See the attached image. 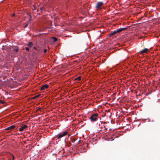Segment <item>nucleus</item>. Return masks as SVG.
Here are the masks:
<instances>
[{
	"mask_svg": "<svg viewBox=\"0 0 160 160\" xmlns=\"http://www.w3.org/2000/svg\"><path fill=\"white\" fill-rule=\"evenodd\" d=\"M12 157H11L10 155V154H9L8 156V160H11V159Z\"/></svg>",
	"mask_w": 160,
	"mask_h": 160,
	"instance_id": "obj_15",
	"label": "nucleus"
},
{
	"mask_svg": "<svg viewBox=\"0 0 160 160\" xmlns=\"http://www.w3.org/2000/svg\"><path fill=\"white\" fill-rule=\"evenodd\" d=\"M28 45L29 47H31L33 45V44L32 42H29Z\"/></svg>",
	"mask_w": 160,
	"mask_h": 160,
	"instance_id": "obj_10",
	"label": "nucleus"
},
{
	"mask_svg": "<svg viewBox=\"0 0 160 160\" xmlns=\"http://www.w3.org/2000/svg\"><path fill=\"white\" fill-rule=\"evenodd\" d=\"M15 127V126L14 125H12L6 128L5 130H11L14 129Z\"/></svg>",
	"mask_w": 160,
	"mask_h": 160,
	"instance_id": "obj_6",
	"label": "nucleus"
},
{
	"mask_svg": "<svg viewBox=\"0 0 160 160\" xmlns=\"http://www.w3.org/2000/svg\"><path fill=\"white\" fill-rule=\"evenodd\" d=\"M103 3L102 2H98L96 5V8L97 9H99L102 5L103 4Z\"/></svg>",
	"mask_w": 160,
	"mask_h": 160,
	"instance_id": "obj_3",
	"label": "nucleus"
},
{
	"mask_svg": "<svg viewBox=\"0 0 160 160\" xmlns=\"http://www.w3.org/2000/svg\"><path fill=\"white\" fill-rule=\"evenodd\" d=\"M126 28H119L117 29L116 30L117 32V33H119L120 32H121L124 29H125Z\"/></svg>",
	"mask_w": 160,
	"mask_h": 160,
	"instance_id": "obj_8",
	"label": "nucleus"
},
{
	"mask_svg": "<svg viewBox=\"0 0 160 160\" xmlns=\"http://www.w3.org/2000/svg\"><path fill=\"white\" fill-rule=\"evenodd\" d=\"M80 79H81V77L80 76L78 77V78H77L75 79V80H78L79 81L80 80Z\"/></svg>",
	"mask_w": 160,
	"mask_h": 160,
	"instance_id": "obj_13",
	"label": "nucleus"
},
{
	"mask_svg": "<svg viewBox=\"0 0 160 160\" xmlns=\"http://www.w3.org/2000/svg\"><path fill=\"white\" fill-rule=\"evenodd\" d=\"M33 48L35 50H36L37 49L35 47H33Z\"/></svg>",
	"mask_w": 160,
	"mask_h": 160,
	"instance_id": "obj_22",
	"label": "nucleus"
},
{
	"mask_svg": "<svg viewBox=\"0 0 160 160\" xmlns=\"http://www.w3.org/2000/svg\"><path fill=\"white\" fill-rule=\"evenodd\" d=\"M47 49H45L44 50V53H46L47 52Z\"/></svg>",
	"mask_w": 160,
	"mask_h": 160,
	"instance_id": "obj_21",
	"label": "nucleus"
},
{
	"mask_svg": "<svg viewBox=\"0 0 160 160\" xmlns=\"http://www.w3.org/2000/svg\"><path fill=\"white\" fill-rule=\"evenodd\" d=\"M98 118V115L97 113H95L92 114L90 117V118L92 121H96Z\"/></svg>",
	"mask_w": 160,
	"mask_h": 160,
	"instance_id": "obj_1",
	"label": "nucleus"
},
{
	"mask_svg": "<svg viewBox=\"0 0 160 160\" xmlns=\"http://www.w3.org/2000/svg\"><path fill=\"white\" fill-rule=\"evenodd\" d=\"M18 51V49L17 48H15L13 50V51H15V52H17Z\"/></svg>",
	"mask_w": 160,
	"mask_h": 160,
	"instance_id": "obj_14",
	"label": "nucleus"
},
{
	"mask_svg": "<svg viewBox=\"0 0 160 160\" xmlns=\"http://www.w3.org/2000/svg\"><path fill=\"white\" fill-rule=\"evenodd\" d=\"M28 23L26 25H25L24 26V28H26V27L28 26Z\"/></svg>",
	"mask_w": 160,
	"mask_h": 160,
	"instance_id": "obj_20",
	"label": "nucleus"
},
{
	"mask_svg": "<svg viewBox=\"0 0 160 160\" xmlns=\"http://www.w3.org/2000/svg\"><path fill=\"white\" fill-rule=\"evenodd\" d=\"M68 134V132L66 131H65L61 132L58 134V138H61L65 136H66Z\"/></svg>",
	"mask_w": 160,
	"mask_h": 160,
	"instance_id": "obj_2",
	"label": "nucleus"
},
{
	"mask_svg": "<svg viewBox=\"0 0 160 160\" xmlns=\"http://www.w3.org/2000/svg\"><path fill=\"white\" fill-rule=\"evenodd\" d=\"M149 51H150L147 48H145L144 49L142 50L140 52H139L140 54H143L144 53H146L148 52H149Z\"/></svg>",
	"mask_w": 160,
	"mask_h": 160,
	"instance_id": "obj_4",
	"label": "nucleus"
},
{
	"mask_svg": "<svg viewBox=\"0 0 160 160\" xmlns=\"http://www.w3.org/2000/svg\"><path fill=\"white\" fill-rule=\"evenodd\" d=\"M15 14H14H14H13L12 15V16H15Z\"/></svg>",
	"mask_w": 160,
	"mask_h": 160,
	"instance_id": "obj_23",
	"label": "nucleus"
},
{
	"mask_svg": "<svg viewBox=\"0 0 160 160\" xmlns=\"http://www.w3.org/2000/svg\"><path fill=\"white\" fill-rule=\"evenodd\" d=\"M52 38L53 39L54 42H56L57 40V39L55 37H53Z\"/></svg>",
	"mask_w": 160,
	"mask_h": 160,
	"instance_id": "obj_18",
	"label": "nucleus"
},
{
	"mask_svg": "<svg viewBox=\"0 0 160 160\" xmlns=\"http://www.w3.org/2000/svg\"><path fill=\"white\" fill-rule=\"evenodd\" d=\"M40 9L42 11H43L44 10H45V8H44V7H40Z\"/></svg>",
	"mask_w": 160,
	"mask_h": 160,
	"instance_id": "obj_12",
	"label": "nucleus"
},
{
	"mask_svg": "<svg viewBox=\"0 0 160 160\" xmlns=\"http://www.w3.org/2000/svg\"><path fill=\"white\" fill-rule=\"evenodd\" d=\"M49 86L47 84H44L42 85L41 88V89L42 90H44L45 89L48 88Z\"/></svg>",
	"mask_w": 160,
	"mask_h": 160,
	"instance_id": "obj_7",
	"label": "nucleus"
},
{
	"mask_svg": "<svg viewBox=\"0 0 160 160\" xmlns=\"http://www.w3.org/2000/svg\"><path fill=\"white\" fill-rule=\"evenodd\" d=\"M26 50L28 52H29V48L28 47H26Z\"/></svg>",
	"mask_w": 160,
	"mask_h": 160,
	"instance_id": "obj_19",
	"label": "nucleus"
},
{
	"mask_svg": "<svg viewBox=\"0 0 160 160\" xmlns=\"http://www.w3.org/2000/svg\"><path fill=\"white\" fill-rule=\"evenodd\" d=\"M10 156L12 157V160H14V156L12 154H10Z\"/></svg>",
	"mask_w": 160,
	"mask_h": 160,
	"instance_id": "obj_11",
	"label": "nucleus"
},
{
	"mask_svg": "<svg viewBox=\"0 0 160 160\" xmlns=\"http://www.w3.org/2000/svg\"><path fill=\"white\" fill-rule=\"evenodd\" d=\"M28 126L26 125H24L22 126L21 127L19 128V130L20 131L22 132L23 131L24 129L27 128Z\"/></svg>",
	"mask_w": 160,
	"mask_h": 160,
	"instance_id": "obj_5",
	"label": "nucleus"
},
{
	"mask_svg": "<svg viewBox=\"0 0 160 160\" xmlns=\"http://www.w3.org/2000/svg\"><path fill=\"white\" fill-rule=\"evenodd\" d=\"M39 95H36V96H34V97H33V99H35V98H37V97H39Z\"/></svg>",
	"mask_w": 160,
	"mask_h": 160,
	"instance_id": "obj_17",
	"label": "nucleus"
},
{
	"mask_svg": "<svg viewBox=\"0 0 160 160\" xmlns=\"http://www.w3.org/2000/svg\"><path fill=\"white\" fill-rule=\"evenodd\" d=\"M0 103L2 104H4L5 102L2 100H0Z\"/></svg>",
	"mask_w": 160,
	"mask_h": 160,
	"instance_id": "obj_16",
	"label": "nucleus"
},
{
	"mask_svg": "<svg viewBox=\"0 0 160 160\" xmlns=\"http://www.w3.org/2000/svg\"><path fill=\"white\" fill-rule=\"evenodd\" d=\"M117 33V32L116 30H115L114 31H113V32L111 33L110 34V36H111L112 35H115V34H116Z\"/></svg>",
	"mask_w": 160,
	"mask_h": 160,
	"instance_id": "obj_9",
	"label": "nucleus"
}]
</instances>
